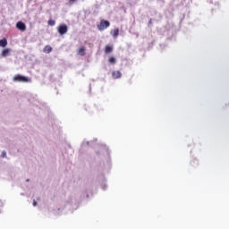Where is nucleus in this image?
<instances>
[{"instance_id": "nucleus-1", "label": "nucleus", "mask_w": 229, "mask_h": 229, "mask_svg": "<svg viewBox=\"0 0 229 229\" xmlns=\"http://www.w3.org/2000/svg\"><path fill=\"white\" fill-rule=\"evenodd\" d=\"M13 81L14 82H20V83H31V78L26 77L21 74L14 75L13 78Z\"/></svg>"}, {"instance_id": "nucleus-2", "label": "nucleus", "mask_w": 229, "mask_h": 229, "mask_svg": "<svg viewBox=\"0 0 229 229\" xmlns=\"http://www.w3.org/2000/svg\"><path fill=\"white\" fill-rule=\"evenodd\" d=\"M106 28H110V21L106 20H101L100 24L98 25V29L99 30V31H103L106 30Z\"/></svg>"}, {"instance_id": "nucleus-3", "label": "nucleus", "mask_w": 229, "mask_h": 229, "mask_svg": "<svg viewBox=\"0 0 229 229\" xmlns=\"http://www.w3.org/2000/svg\"><path fill=\"white\" fill-rule=\"evenodd\" d=\"M57 31H58L59 35H65V33H67V31H68L67 25H65V24L59 25V27L57 28Z\"/></svg>"}, {"instance_id": "nucleus-4", "label": "nucleus", "mask_w": 229, "mask_h": 229, "mask_svg": "<svg viewBox=\"0 0 229 229\" xmlns=\"http://www.w3.org/2000/svg\"><path fill=\"white\" fill-rule=\"evenodd\" d=\"M17 30H20V31H26V24L22 21H18L16 23Z\"/></svg>"}, {"instance_id": "nucleus-5", "label": "nucleus", "mask_w": 229, "mask_h": 229, "mask_svg": "<svg viewBox=\"0 0 229 229\" xmlns=\"http://www.w3.org/2000/svg\"><path fill=\"white\" fill-rule=\"evenodd\" d=\"M123 76V73H121V72L119 71H114L112 73V77L114 78V80H119V78H121Z\"/></svg>"}, {"instance_id": "nucleus-6", "label": "nucleus", "mask_w": 229, "mask_h": 229, "mask_svg": "<svg viewBox=\"0 0 229 229\" xmlns=\"http://www.w3.org/2000/svg\"><path fill=\"white\" fill-rule=\"evenodd\" d=\"M8 46V40L6 38L0 39V47H6Z\"/></svg>"}, {"instance_id": "nucleus-7", "label": "nucleus", "mask_w": 229, "mask_h": 229, "mask_svg": "<svg viewBox=\"0 0 229 229\" xmlns=\"http://www.w3.org/2000/svg\"><path fill=\"white\" fill-rule=\"evenodd\" d=\"M85 51H86L85 47H81L78 49V55H80L81 56H85Z\"/></svg>"}, {"instance_id": "nucleus-8", "label": "nucleus", "mask_w": 229, "mask_h": 229, "mask_svg": "<svg viewBox=\"0 0 229 229\" xmlns=\"http://www.w3.org/2000/svg\"><path fill=\"white\" fill-rule=\"evenodd\" d=\"M12 50L10 48H5L2 51V56L4 58L10 55Z\"/></svg>"}, {"instance_id": "nucleus-9", "label": "nucleus", "mask_w": 229, "mask_h": 229, "mask_svg": "<svg viewBox=\"0 0 229 229\" xmlns=\"http://www.w3.org/2000/svg\"><path fill=\"white\" fill-rule=\"evenodd\" d=\"M112 51H114V47H112V46H106L105 53L108 54V53H112Z\"/></svg>"}, {"instance_id": "nucleus-10", "label": "nucleus", "mask_w": 229, "mask_h": 229, "mask_svg": "<svg viewBox=\"0 0 229 229\" xmlns=\"http://www.w3.org/2000/svg\"><path fill=\"white\" fill-rule=\"evenodd\" d=\"M112 37H119V29H114L111 30Z\"/></svg>"}, {"instance_id": "nucleus-11", "label": "nucleus", "mask_w": 229, "mask_h": 229, "mask_svg": "<svg viewBox=\"0 0 229 229\" xmlns=\"http://www.w3.org/2000/svg\"><path fill=\"white\" fill-rule=\"evenodd\" d=\"M44 53H47V54H49V53H51V51H53V47H51V46H46L45 47H44Z\"/></svg>"}, {"instance_id": "nucleus-12", "label": "nucleus", "mask_w": 229, "mask_h": 229, "mask_svg": "<svg viewBox=\"0 0 229 229\" xmlns=\"http://www.w3.org/2000/svg\"><path fill=\"white\" fill-rule=\"evenodd\" d=\"M108 62L109 64H115L116 63L115 57L114 56L109 57Z\"/></svg>"}, {"instance_id": "nucleus-13", "label": "nucleus", "mask_w": 229, "mask_h": 229, "mask_svg": "<svg viewBox=\"0 0 229 229\" xmlns=\"http://www.w3.org/2000/svg\"><path fill=\"white\" fill-rule=\"evenodd\" d=\"M55 24H56V21L54 20H48V26H55Z\"/></svg>"}, {"instance_id": "nucleus-14", "label": "nucleus", "mask_w": 229, "mask_h": 229, "mask_svg": "<svg viewBox=\"0 0 229 229\" xmlns=\"http://www.w3.org/2000/svg\"><path fill=\"white\" fill-rule=\"evenodd\" d=\"M1 157L2 158H4L6 157V151H3Z\"/></svg>"}, {"instance_id": "nucleus-15", "label": "nucleus", "mask_w": 229, "mask_h": 229, "mask_svg": "<svg viewBox=\"0 0 229 229\" xmlns=\"http://www.w3.org/2000/svg\"><path fill=\"white\" fill-rule=\"evenodd\" d=\"M33 207H37V200H33Z\"/></svg>"}, {"instance_id": "nucleus-16", "label": "nucleus", "mask_w": 229, "mask_h": 229, "mask_svg": "<svg viewBox=\"0 0 229 229\" xmlns=\"http://www.w3.org/2000/svg\"><path fill=\"white\" fill-rule=\"evenodd\" d=\"M72 3H75L76 0H70Z\"/></svg>"}]
</instances>
